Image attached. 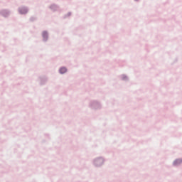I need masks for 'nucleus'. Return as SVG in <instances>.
<instances>
[{"label":"nucleus","mask_w":182,"mask_h":182,"mask_svg":"<svg viewBox=\"0 0 182 182\" xmlns=\"http://www.w3.org/2000/svg\"><path fill=\"white\" fill-rule=\"evenodd\" d=\"M19 12H20V14H24L28 12V10L25 8H23L19 10Z\"/></svg>","instance_id":"f257e3e1"},{"label":"nucleus","mask_w":182,"mask_h":182,"mask_svg":"<svg viewBox=\"0 0 182 182\" xmlns=\"http://www.w3.org/2000/svg\"><path fill=\"white\" fill-rule=\"evenodd\" d=\"M182 160L181 159H177L173 162L174 166H177L178 164H181Z\"/></svg>","instance_id":"f03ea898"},{"label":"nucleus","mask_w":182,"mask_h":182,"mask_svg":"<svg viewBox=\"0 0 182 182\" xmlns=\"http://www.w3.org/2000/svg\"><path fill=\"white\" fill-rule=\"evenodd\" d=\"M66 71H67L66 68H61L60 69V73L61 74L66 73Z\"/></svg>","instance_id":"7ed1b4c3"},{"label":"nucleus","mask_w":182,"mask_h":182,"mask_svg":"<svg viewBox=\"0 0 182 182\" xmlns=\"http://www.w3.org/2000/svg\"><path fill=\"white\" fill-rule=\"evenodd\" d=\"M43 37L44 39H46L48 38V33L46 31L43 32Z\"/></svg>","instance_id":"20e7f679"}]
</instances>
